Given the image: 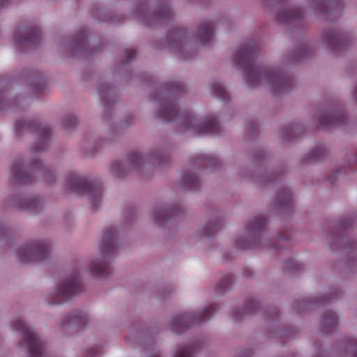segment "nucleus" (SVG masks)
Instances as JSON below:
<instances>
[{
	"label": "nucleus",
	"instance_id": "obj_3",
	"mask_svg": "<svg viewBox=\"0 0 357 357\" xmlns=\"http://www.w3.org/2000/svg\"><path fill=\"white\" fill-rule=\"evenodd\" d=\"M66 188L69 191L78 195H89L94 210L100 204L102 188L100 183L89 182L85 177H81L75 173H71L66 181Z\"/></svg>",
	"mask_w": 357,
	"mask_h": 357
},
{
	"label": "nucleus",
	"instance_id": "obj_1",
	"mask_svg": "<svg viewBox=\"0 0 357 357\" xmlns=\"http://www.w3.org/2000/svg\"><path fill=\"white\" fill-rule=\"evenodd\" d=\"M258 50L259 43L250 40L237 50L233 57L234 63L243 69L248 84L255 87L265 82L276 93L291 89L294 82L292 77L280 71L264 69L255 65Z\"/></svg>",
	"mask_w": 357,
	"mask_h": 357
},
{
	"label": "nucleus",
	"instance_id": "obj_19",
	"mask_svg": "<svg viewBox=\"0 0 357 357\" xmlns=\"http://www.w3.org/2000/svg\"><path fill=\"white\" fill-rule=\"evenodd\" d=\"M303 13L301 8H297L290 11H283L278 14V19L282 22H290L303 17Z\"/></svg>",
	"mask_w": 357,
	"mask_h": 357
},
{
	"label": "nucleus",
	"instance_id": "obj_2",
	"mask_svg": "<svg viewBox=\"0 0 357 357\" xmlns=\"http://www.w3.org/2000/svg\"><path fill=\"white\" fill-rule=\"evenodd\" d=\"M178 117L182 119V125L185 128L192 129L199 135H215L220 130V126L214 116H208L202 121H199L190 113H181L173 102L162 103L161 110L158 113V118L162 121L170 122Z\"/></svg>",
	"mask_w": 357,
	"mask_h": 357
},
{
	"label": "nucleus",
	"instance_id": "obj_5",
	"mask_svg": "<svg viewBox=\"0 0 357 357\" xmlns=\"http://www.w3.org/2000/svg\"><path fill=\"white\" fill-rule=\"evenodd\" d=\"M215 305L207 306L199 313H191L176 317L172 324V328L176 333H181L192 324H199L209 319L215 312Z\"/></svg>",
	"mask_w": 357,
	"mask_h": 357
},
{
	"label": "nucleus",
	"instance_id": "obj_6",
	"mask_svg": "<svg viewBox=\"0 0 357 357\" xmlns=\"http://www.w3.org/2000/svg\"><path fill=\"white\" fill-rule=\"evenodd\" d=\"M22 263L41 261L50 256V247L44 241L24 245L18 253Z\"/></svg>",
	"mask_w": 357,
	"mask_h": 357
},
{
	"label": "nucleus",
	"instance_id": "obj_31",
	"mask_svg": "<svg viewBox=\"0 0 357 357\" xmlns=\"http://www.w3.org/2000/svg\"><path fill=\"white\" fill-rule=\"evenodd\" d=\"M232 284V276L229 274L227 275L220 282L218 287L222 290H226Z\"/></svg>",
	"mask_w": 357,
	"mask_h": 357
},
{
	"label": "nucleus",
	"instance_id": "obj_8",
	"mask_svg": "<svg viewBox=\"0 0 357 357\" xmlns=\"http://www.w3.org/2000/svg\"><path fill=\"white\" fill-rule=\"evenodd\" d=\"M16 132L20 134L24 130H30L33 128L39 135L40 139V146H36L33 148V153H38L45 149L47 140L51 135V130L47 126L37 125L36 123L17 121L15 126Z\"/></svg>",
	"mask_w": 357,
	"mask_h": 357
},
{
	"label": "nucleus",
	"instance_id": "obj_36",
	"mask_svg": "<svg viewBox=\"0 0 357 357\" xmlns=\"http://www.w3.org/2000/svg\"><path fill=\"white\" fill-rule=\"evenodd\" d=\"M137 52L134 49H127L126 50V61L129 62L131 61L136 55Z\"/></svg>",
	"mask_w": 357,
	"mask_h": 357
},
{
	"label": "nucleus",
	"instance_id": "obj_44",
	"mask_svg": "<svg viewBox=\"0 0 357 357\" xmlns=\"http://www.w3.org/2000/svg\"><path fill=\"white\" fill-rule=\"evenodd\" d=\"M352 347H353V349L355 351L354 357H357V344H353Z\"/></svg>",
	"mask_w": 357,
	"mask_h": 357
},
{
	"label": "nucleus",
	"instance_id": "obj_34",
	"mask_svg": "<svg viewBox=\"0 0 357 357\" xmlns=\"http://www.w3.org/2000/svg\"><path fill=\"white\" fill-rule=\"evenodd\" d=\"M159 17L162 19H168L171 17V10L169 6L162 7L160 10Z\"/></svg>",
	"mask_w": 357,
	"mask_h": 357
},
{
	"label": "nucleus",
	"instance_id": "obj_48",
	"mask_svg": "<svg viewBox=\"0 0 357 357\" xmlns=\"http://www.w3.org/2000/svg\"><path fill=\"white\" fill-rule=\"evenodd\" d=\"M280 239H283V238H284V237L281 236H280Z\"/></svg>",
	"mask_w": 357,
	"mask_h": 357
},
{
	"label": "nucleus",
	"instance_id": "obj_45",
	"mask_svg": "<svg viewBox=\"0 0 357 357\" xmlns=\"http://www.w3.org/2000/svg\"><path fill=\"white\" fill-rule=\"evenodd\" d=\"M353 161L357 162V155L354 156Z\"/></svg>",
	"mask_w": 357,
	"mask_h": 357
},
{
	"label": "nucleus",
	"instance_id": "obj_27",
	"mask_svg": "<svg viewBox=\"0 0 357 357\" xmlns=\"http://www.w3.org/2000/svg\"><path fill=\"white\" fill-rule=\"evenodd\" d=\"M144 161V157L137 153H132L128 157V163L133 168H136L138 165L142 163Z\"/></svg>",
	"mask_w": 357,
	"mask_h": 357
},
{
	"label": "nucleus",
	"instance_id": "obj_42",
	"mask_svg": "<svg viewBox=\"0 0 357 357\" xmlns=\"http://www.w3.org/2000/svg\"><path fill=\"white\" fill-rule=\"evenodd\" d=\"M211 164L213 163L215 165H216L218 163V160L216 158H210Z\"/></svg>",
	"mask_w": 357,
	"mask_h": 357
},
{
	"label": "nucleus",
	"instance_id": "obj_47",
	"mask_svg": "<svg viewBox=\"0 0 357 357\" xmlns=\"http://www.w3.org/2000/svg\"><path fill=\"white\" fill-rule=\"evenodd\" d=\"M284 137L286 138L287 139H289V138L286 135H284Z\"/></svg>",
	"mask_w": 357,
	"mask_h": 357
},
{
	"label": "nucleus",
	"instance_id": "obj_21",
	"mask_svg": "<svg viewBox=\"0 0 357 357\" xmlns=\"http://www.w3.org/2000/svg\"><path fill=\"white\" fill-rule=\"evenodd\" d=\"M177 214L176 208H165L161 210H156L154 211L153 215L155 221L160 222L164 220H169L172 216Z\"/></svg>",
	"mask_w": 357,
	"mask_h": 357
},
{
	"label": "nucleus",
	"instance_id": "obj_30",
	"mask_svg": "<svg viewBox=\"0 0 357 357\" xmlns=\"http://www.w3.org/2000/svg\"><path fill=\"white\" fill-rule=\"evenodd\" d=\"M257 245L256 243L252 241L250 242L249 241H241L240 238H237L236 241V246L241 250H245L249 249L253 246H255Z\"/></svg>",
	"mask_w": 357,
	"mask_h": 357
},
{
	"label": "nucleus",
	"instance_id": "obj_10",
	"mask_svg": "<svg viewBox=\"0 0 357 357\" xmlns=\"http://www.w3.org/2000/svg\"><path fill=\"white\" fill-rule=\"evenodd\" d=\"M344 116L339 111H325L319 117V127L340 125L344 122Z\"/></svg>",
	"mask_w": 357,
	"mask_h": 357
},
{
	"label": "nucleus",
	"instance_id": "obj_41",
	"mask_svg": "<svg viewBox=\"0 0 357 357\" xmlns=\"http://www.w3.org/2000/svg\"><path fill=\"white\" fill-rule=\"evenodd\" d=\"M257 302L255 301H252L248 303V308H250V310H255L257 306Z\"/></svg>",
	"mask_w": 357,
	"mask_h": 357
},
{
	"label": "nucleus",
	"instance_id": "obj_18",
	"mask_svg": "<svg viewBox=\"0 0 357 357\" xmlns=\"http://www.w3.org/2000/svg\"><path fill=\"white\" fill-rule=\"evenodd\" d=\"M278 205L284 208H290L293 205L292 193L289 189L282 190L277 196Z\"/></svg>",
	"mask_w": 357,
	"mask_h": 357
},
{
	"label": "nucleus",
	"instance_id": "obj_11",
	"mask_svg": "<svg viewBox=\"0 0 357 357\" xmlns=\"http://www.w3.org/2000/svg\"><path fill=\"white\" fill-rule=\"evenodd\" d=\"M116 234V229L114 228H109L102 236L101 250L106 255L113 254L117 248Z\"/></svg>",
	"mask_w": 357,
	"mask_h": 357
},
{
	"label": "nucleus",
	"instance_id": "obj_7",
	"mask_svg": "<svg viewBox=\"0 0 357 357\" xmlns=\"http://www.w3.org/2000/svg\"><path fill=\"white\" fill-rule=\"evenodd\" d=\"M81 290V284L77 276L64 278L59 284L52 303H63L77 295Z\"/></svg>",
	"mask_w": 357,
	"mask_h": 357
},
{
	"label": "nucleus",
	"instance_id": "obj_38",
	"mask_svg": "<svg viewBox=\"0 0 357 357\" xmlns=\"http://www.w3.org/2000/svg\"><path fill=\"white\" fill-rule=\"evenodd\" d=\"M100 354V348H91L88 350L87 355L89 357H96V356H99Z\"/></svg>",
	"mask_w": 357,
	"mask_h": 357
},
{
	"label": "nucleus",
	"instance_id": "obj_16",
	"mask_svg": "<svg viewBox=\"0 0 357 357\" xmlns=\"http://www.w3.org/2000/svg\"><path fill=\"white\" fill-rule=\"evenodd\" d=\"M90 272L94 276L104 277L109 273V264L105 259L94 261L90 265Z\"/></svg>",
	"mask_w": 357,
	"mask_h": 357
},
{
	"label": "nucleus",
	"instance_id": "obj_23",
	"mask_svg": "<svg viewBox=\"0 0 357 357\" xmlns=\"http://www.w3.org/2000/svg\"><path fill=\"white\" fill-rule=\"evenodd\" d=\"M322 321L323 324L328 328V331H326L325 332H329L335 328L337 324V318L335 313L330 312L324 314L322 318Z\"/></svg>",
	"mask_w": 357,
	"mask_h": 357
},
{
	"label": "nucleus",
	"instance_id": "obj_37",
	"mask_svg": "<svg viewBox=\"0 0 357 357\" xmlns=\"http://www.w3.org/2000/svg\"><path fill=\"white\" fill-rule=\"evenodd\" d=\"M318 9L320 11H324V9L331 4V1L328 0H318L317 3Z\"/></svg>",
	"mask_w": 357,
	"mask_h": 357
},
{
	"label": "nucleus",
	"instance_id": "obj_12",
	"mask_svg": "<svg viewBox=\"0 0 357 357\" xmlns=\"http://www.w3.org/2000/svg\"><path fill=\"white\" fill-rule=\"evenodd\" d=\"M10 169L14 179L17 183L26 184L32 181L30 177L31 172H26L23 169V162L22 160H15Z\"/></svg>",
	"mask_w": 357,
	"mask_h": 357
},
{
	"label": "nucleus",
	"instance_id": "obj_20",
	"mask_svg": "<svg viewBox=\"0 0 357 357\" xmlns=\"http://www.w3.org/2000/svg\"><path fill=\"white\" fill-rule=\"evenodd\" d=\"M33 172L41 173L47 182L52 181L50 178L52 176V172L41 162L36 160L31 162V173Z\"/></svg>",
	"mask_w": 357,
	"mask_h": 357
},
{
	"label": "nucleus",
	"instance_id": "obj_24",
	"mask_svg": "<svg viewBox=\"0 0 357 357\" xmlns=\"http://www.w3.org/2000/svg\"><path fill=\"white\" fill-rule=\"evenodd\" d=\"M326 155V151L323 146L312 150L308 155L307 160L315 162L322 160Z\"/></svg>",
	"mask_w": 357,
	"mask_h": 357
},
{
	"label": "nucleus",
	"instance_id": "obj_14",
	"mask_svg": "<svg viewBox=\"0 0 357 357\" xmlns=\"http://www.w3.org/2000/svg\"><path fill=\"white\" fill-rule=\"evenodd\" d=\"M214 26L211 23L202 24L198 27L197 38L202 45L209 44L213 37Z\"/></svg>",
	"mask_w": 357,
	"mask_h": 357
},
{
	"label": "nucleus",
	"instance_id": "obj_9",
	"mask_svg": "<svg viewBox=\"0 0 357 357\" xmlns=\"http://www.w3.org/2000/svg\"><path fill=\"white\" fill-rule=\"evenodd\" d=\"M40 32L36 27L18 31L15 35V42L19 47L35 45L40 41Z\"/></svg>",
	"mask_w": 357,
	"mask_h": 357
},
{
	"label": "nucleus",
	"instance_id": "obj_35",
	"mask_svg": "<svg viewBox=\"0 0 357 357\" xmlns=\"http://www.w3.org/2000/svg\"><path fill=\"white\" fill-rule=\"evenodd\" d=\"M310 54V50H308L307 47H302L297 58V61H302L305 57L308 56Z\"/></svg>",
	"mask_w": 357,
	"mask_h": 357
},
{
	"label": "nucleus",
	"instance_id": "obj_43",
	"mask_svg": "<svg viewBox=\"0 0 357 357\" xmlns=\"http://www.w3.org/2000/svg\"><path fill=\"white\" fill-rule=\"evenodd\" d=\"M8 2V0H0V6L3 7Z\"/></svg>",
	"mask_w": 357,
	"mask_h": 357
},
{
	"label": "nucleus",
	"instance_id": "obj_29",
	"mask_svg": "<svg viewBox=\"0 0 357 357\" xmlns=\"http://www.w3.org/2000/svg\"><path fill=\"white\" fill-rule=\"evenodd\" d=\"M220 229V222H215L212 225H206L204 227V234L207 236H211L213 234H215V232Z\"/></svg>",
	"mask_w": 357,
	"mask_h": 357
},
{
	"label": "nucleus",
	"instance_id": "obj_25",
	"mask_svg": "<svg viewBox=\"0 0 357 357\" xmlns=\"http://www.w3.org/2000/svg\"><path fill=\"white\" fill-rule=\"evenodd\" d=\"M183 178L184 185L190 190L196 189L199 186L198 178L195 174H186Z\"/></svg>",
	"mask_w": 357,
	"mask_h": 357
},
{
	"label": "nucleus",
	"instance_id": "obj_22",
	"mask_svg": "<svg viewBox=\"0 0 357 357\" xmlns=\"http://www.w3.org/2000/svg\"><path fill=\"white\" fill-rule=\"evenodd\" d=\"M211 91L213 95L222 100H227L229 96L225 88L218 82L211 84Z\"/></svg>",
	"mask_w": 357,
	"mask_h": 357
},
{
	"label": "nucleus",
	"instance_id": "obj_15",
	"mask_svg": "<svg viewBox=\"0 0 357 357\" xmlns=\"http://www.w3.org/2000/svg\"><path fill=\"white\" fill-rule=\"evenodd\" d=\"M88 322L87 314L82 310H76L63 320V325L83 326Z\"/></svg>",
	"mask_w": 357,
	"mask_h": 357
},
{
	"label": "nucleus",
	"instance_id": "obj_26",
	"mask_svg": "<svg viewBox=\"0 0 357 357\" xmlns=\"http://www.w3.org/2000/svg\"><path fill=\"white\" fill-rule=\"evenodd\" d=\"M195 350L191 344L180 346L176 351L175 357H192Z\"/></svg>",
	"mask_w": 357,
	"mask_h": 357
},
{
	"label": "nucleus",
	"instance_id": "obj_46",
	"mask_svg": "<svg viewBox=\"0 0 357 357\" xmlns=\"http://www.w3.org/2000/svg\"><path fill=\"white\" fill-rule=\"evenodd\" d=\"M151 357H160V356L158 354H154L153 356Z\"/></svg>",
	"mask_w": 357,
	"mask_h": 357
},
{
	"label": "nucleus",
	"instance_id": "obj_28",
	"mask_svg": "<svg viewBox=\"0 0 357 357\" xmlns=\"http://www.w3.org/2000/svg\"><path fill=\"white\" fill-rule=\"evenodd\" d=\"M111 169L114 174L117 176H121L124 173L123 165L119 161L113 162L111 165Z\"/></svg>",
	"mask_w": 357,
	"mask_h": 357
},
{
	"label": "nucleus",
	"instance_id": "obj_32",
	"mask_svg": "<svg viewBox=\"0 0 357 357\" xmlns=\"http://www.w3.org/2000/svg\"><path fill=\"white\" fill-rule=\"evenodd\" d=\"M77 123V118L73 115H69L63 119V126L65 128L75 127Z\"/></svg>",
	"mask_w": 357,
	"mask_h": 357
},
{
	"label": "nucleus",
	"instance_id": "obj_33",
	"mask_svg": "<svg viewBox=\"0 0 357 357\" xmlns=\"http://www.w3.org/2000/svg\"><path fill=\"white\" fill-rule=\"evenodd\" d=\"M29 203L26 205L25 208L30 210H36L41 205L40 202L37 199H33L28 202Z\"/></svg>",
	"mask_w": 357,
	"mask_h": 357
},
{
	"label": "nucleus",
	"instance_id": "obj_13",
	"mask_svg": "<svg viewBox=\"0 0 357 357\" xmlns=\"http://www.w3.org/2000/svg\"><path fill=\"white\" fill-rule=\"evenodd\" d=\"M324 40L334 50L342 49L346 44L344 36L339 32H327L324 34Z\"/></svg>",
	"mask_w": 357,
	"mask_h": 357
},
{
	"label": "nucleus",
	"instance_id": "obj_39",
	"mask_svg": "<svg viewBox=\"0 0 357 357\" xmlns=\"http://www.w3.org/2000/svg\"><path fill=\"white\" fill-rule=\"evenodd\" d=\"M183 86L181 84V83H178V82H176L174 84V85L172 86V89L171 90L176 93V92H178V91H183Z\"/></svg>",
	"mask_w": 357,
	"mask_h": 357
},
{
	"label": "nucleus",
	"instance_id": "obj_17",
	"mask_svg": "<svg viewBox=\"0 0 357 357\" xmlns=\"http://www.w3.org/2000/svg\"><path fill=\"white\" fill-rule=\"evenodd\" d=\"M266 226V220L261 215L253 217L245 226L248 234H257L264 230Z\"/></svg>",
	"mask_w": 357,
	"mask_h": 357
},
{
	"label": "nucleus",
	"instance_id": "obj_40",
	"mask_svg": "<svg viewBox=\"0 0 357 357\" xmlns=\"http://www.w3.org/2000/svg\"><path fill=\"white\" fill-rule=\"evenodd\" d=\"M78 38H79V40H78V42H77V45H81V44H82L84 42L85 38H86V35H85L84 33L81 32L79 34Z\"/></svg>",
	"mask_w": 357,
	"mask_h": 357
},
{
	"label": "nucleus",
	"instance_id": "obj_4",
	"mask_svg": "<svg viewBox=\"0 0 357 357\" xmlns=\"http://www.w3.org/2000/svg\"><path fill=\"white\" fill-rule=\"evenodd\" d=\"M12 327L15 331L22 333V337L25 342L29 357L46 356L45 342L21 318L14 320Z\"/></svg>",
	"mask_w": 357,
	"mask_h": 357
}]
</instances>
